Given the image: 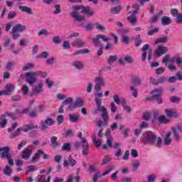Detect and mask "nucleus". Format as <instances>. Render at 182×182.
Segmentation results:
<instances>
[{"mask_svg":"<svg viewBox=\"0 0 182 182\" xmlns=\"http://www.w3.org/2000/svg\"><path fill=\"white\" fill-rule=\"evenodd\" d=\"M73 11L70 14V16L73 18L74 22H82L85 21V16L80 14H85L88 16H93L95 11L90 9V6L85 7L82 5L73 6Z\"/></svg>","mask_w":182,"mask_h":182,"instance_id":"1","label":"nucleus"},{"mask_svg":"<svg viewBox=\"0 0 182 182\" xmlns=\"http://www.w3.org/2000/svg\"><path fill=\"white\" fill-rule=\"evenodd\" d=\"M36 76H41V77H46V73L42 71L29 72L26 74H21L18 77V84L22 85V80L26 77V82L32 86L36 82Z\"/></svg>","mask_w":182,"mask_h":182,"instance_id":"2","label":"nucleus"},{"mask_svg":"<svg viewBox=\"0 0 182 182\" xmlns=\"http://www.w3.org/2000/svg\"><path fill=\"white\" fill-rule=\"evenodd\" d=\"M143 136L144 139H141V140L144 144H151L152 146L156 144V147H158V149L161 147V144H163V139L161 137H159L157 139V135H156L153 132H145Z\"/></svg>","mask_w":182,"mask_h":182,"instance_id":"3","label":"nucleus"},{"mask_svg":"<svg viewBox=\"0 0 182 182\" xmlns=\"http://www.w3.org/2000/svg\"><path fill=\"white\" fill-rule=\"evenodd\" d=\"M100 39H102L103 42H109V41H110V38L106 36L105 34H98L95 38H92L95 46L100 48L97 51V56H102V55H103V44H102Z\"/></svg>","mask_w":182,"mask_h":182,"instance_id":"4","label":"nucleus"},{"mask_svg":"<svg viewBox=\"0 0 182 182\" xmlns=\"http://www.w3.org/2000/svg\"><path fill=\"white\" fill-rule=\"evenodd\" d=\"M36 129H38L37 125H35L33 124H26L23 128H18L16 129V131L14 133L11 134L10 139H14L16 137V136H19L21 132H24V133H27V132H29V130H35Z\"/></svg>","mask_w":182,"mask_h":182,"instance_id":"5","label":"nucleus"},{"mask_svg":"<svg viewBox=\"0 0 182 182\" xmlns=\"http://www.w3.org/2000/svg\"><path fill=\"white\" fill-rule=\"evenodd\" d=\"M23 31H26V27L21 23L16 24L15 26L11 29V35L12 38L14 41H16L21 34L19 32H23Z\"/></svg>","mask_w":182,"mask_h":182,"instance_id":"6","label":"nucleus"},{"mask_svg":"<svg viewBox=\"0 0 182 182\" xmlns=\"http://www.w3.org/2000/svg\"><path fill=\"white\" fill-rule=\"evenodd\" d=\"M152 98H146V100H157L159 105H161V95H163V88L159 87L151 91Z\"/></svg>","mask_w":182,"mask_h":182,"instance_id":"7","label":"nucleus"},{"mask_svg":"<svg viewBox=\"0 0 182 182\" xmlns=\"http://www.w3.org/2000/svg\"><path fill=\"white\" fill-rule=\"evenodd\" d=\"M95 87L96 92H100L102 90V87H105L106 85V82H105V78L102 76L96 77L95 79Z\"/></svg>","mask_w":182,"mask_h":182,"instance_id":"8","label":"nucleus"},{"mask_svg":"<svg viewBox=\"0 0 182 182\" xmlns=\"http://www.w3.org/2000/svg\"><path fill=\"white\" fill-rule=\"evenodd\" d=\"M97 109H98L99 112H102L101 117L103 120V122L105 124H107L110 119V115H109V112H107V109H106L105 106L99 107Z\"/></svg>","mask_w":182,"mask_h":182,"instance_id":"9","label":"nucleus"},{"mask_svg":"<svg viewBox=\"0 0 182 182\" xmlns=\"http://www.w3.org/2000/svg\"><path fill=\"white\" fill-rule=\"evenodd\" d=\"M107 137V144L102 145L103 150H107L108 147H112L113 141H112V135H110V129H107L105 132Z\"/></svg>","mask_w":182,"mask_h":182,"instance_id":"10","label":"nucleus"},{"mask_svg":"<svg viewBox=\"0 0 182 182\" xmlns=\"http://www.w3.org/2000/svg\"><path fill=\"white\" fill-rule=\"evenodd\" d=\"M9 146H4L1 147V157L3 160H9V159L12 158V155L9 153Z\"/></svg>","mask_w":182,"mask_h":182,"instance_id":"11","label":"nucleus"},{"mask_svg":"<svg viewBox=\"0 0 182 182\" xmlns=\"http://www.w3.org/2000/svg\"><path fill=\"white\" fill-rule=\"evenodd\" d=\"M120 35L122 36V42L125 45H129L130 42V38L127 36V33H129V30L122 29L119 31Z\"/></svg>","mask_w":182,"mask_h":182,"instance_id":"12","label":"nucleus"},{"mask_svg":"<svg viewBox=\"0 0 182 182\" xmlns=\"http://www.w3.org/2000/svg\"><path fill=\"white\" fill-rule=\"evenodd\" d=\"M84 102L82 100V98H77L76 101L73 105H70L67 107V110H73V109H76L77 107H82L83 106Z\"/></svg>","mask_w":182,"mask_h":182,"instance_id":"13","label":"nucleus"},{"mask_svg":"<svg viewBox=\"0 0 182 182\" xmlns=\"http://www.w3.org/2000/svg\"><path fill=\"white\" fill-rule=\"evenodd\" d=\"M55 121L52 118H47L44 122H41V130H46L48 126H53Z\"/></svg>","mask_w":182,"mask_h":182,"instance_id":"14","label":"nucleus"},{"mask_svg":"<svg viewBox=\"0 0 182 182\" xmlns=\"http://www.w3.org/2000/svg\"><path fill=\"white\" fill-rule=\"evenodd\" d=\"M41 156H43V159H44V160H48V159H49V156H48V154H45L43 151L38 149L35 156L33 158L32 161H38Z\"/></svg>","mask_w":182,"mask_h":182,"instance_id":"15","label":"nucleus"},{"mask_svg":"<svg viewBox=\"0 0 182 182\" xmlns=\"http://www.w3.org/2000/svg\"><path fill=\"white\" fill-rule=\"evenodd\" d=\"M94 96L95 97V102L97 105V108L103 107L102 105V97H103V92L98 91V92H97V93L94 94Z\"/></svg>","mask_w":182,"mask_h":182,"instance_id":"16","label":"nucleus"},{"mask_svg":"<svg viewBox=\"0 0 182 182\" xmlns=\"http://www.w3.org/2000/svg\"><path fill=\"white\" fill-rule=\"evenodd\" d=\"M167 52H168V48L164 46H158L156 53L158 58H160L161 55H166Z\"/></svg>","mask_w":182,"mask_h":182,"instance_id":"17","label":"nucleus"},{"mask_svg":"<svg viewBox=\"0 0 182 182\" xmlns=\"http://www.w3.org/2000/svg\"><path fill=\"white\" fill-rule=\"evenodd\" d=\"M122 144L119 142H115L113 146H112V149L115 150V156L116 157H120L123 154L122 153Z\"/></svg>","mask_w":182,"mask_h":182,"instance_id":"18","label":"nucleus"},{"mask_svg":"<svg viewBox=\"0 0 182 182\" xmlns=\"http://www.w3.org/2000/svg\"><path fill=\"white\" fill-rule=\"evenodd\" d=\"M165 114L167 117H178V113L174 109H166Z\"/></svg>","mask_w":182,"mask_h":182,"instance_id":"19","label":"nucleus"},{"mask_svg":"<svg viewBox=\"0 0 182 182\" xmlns=\"http://www.w3.org/2000/svg\"><path fill=\"white\" fill-rule=\"evenodd\" d=\"M119 65H124V63H133L134 62V60L133 58L129 55H125V57L123 58H119Z\"/></svg>","mask_w":182,"mask_h":182,"instance_id":"20","label":"nucleus"},{"mask_svg":"<svg viewBox=\"0 0 182 182\" xmlns=\"http://www.w3.org/2000/svg\"><path fill=\"white\" fill-rule=\"evenodd\" d=\"M71 45L75 48H84V46L86 45V43L80 38H77L72 42Z\"/></svg>","mask_w":182,"mask_h":182,"instance_id":"21","label":"nucleus"},{"mask_svg":"<svg viewBox=\"0 0 182 182\" xmlns=\"http://www.w3.org/2000/svg\"><path fill=\"white\" fill-rule=\"evenodd\" d=\"M76 161L72 158V155H69L68 156V161H64L63 166L68 167V166H70L71 167H75L76 166Z\"/></svg>","mask_w":182,"mask_h":182,"instance_id":"22","label":"nucleus"},{"mask_svg":"<svg viewBox=\"0 0 182 182\" xmlns=\"http://www.w3.org/2000/svg\"><path fill=\"white\" fill-rule=\"evenodd\" d=\"M31 156H32V151L29 149H25L21 152V159L23 160H29Z\"/></svg>","mask_w":182,"mask_h":182,"instance_id":"23","label":"nucleus"},{"mask_svg":"<svg viewBox=\"0 0 182 182\" xmlns=\"http://www.w3.org/2000/svg\"><path fill=\"white\" fill-rule=\"evenodd\" d=\"M82 153L83 156H87L89 154V143H87V140L83 139V144H82Z\"/></svg>","mask_w":182,"mask_h":182,"instance_id":"24","label":"nucleus"},{"mask_svg":"<svg viewBox=\"0 0 182 182\" xmlns=\"http://www.w3.org/2000/svg\"><path fill=\"white\" fill-rule=\"evenodd\" d=\"M42 87H43V84L41 82L38 86L35 87V89L33 90V95H38L43 92V89H42Z\"/></svg>","mask_w":182,"mask_h":182,"instance_id":"25","label":"nucleus"},{"mask_svg":"<svg viewBox=\"0 0 182 182\" xmlns=\"http://www.w3.org/2000/svg\"><path fill=\"white\" fill-rule=\"evenodd\" d=\"M51 145L50 146L53 149H59L60 144L58 143V137L57 136H52L50 138Z\"/></svg>","mask_w":182,"mask_h":182,"instance_id":"26","label":"nucleus"},{"mask_svg":"<svg viewBox=\"0 0 182 182\" xmlns=\"http://www.w3.org/2000/svg\"><path fill=\"white\" fill-rule=\"evenodd\" d=\"M149 48H150V45L145 44L143 48H141L142 50V56H141V60L144 62L146 60V58H147V53L146 50H149Z\"/></svg>","mask_w":182,"mask_h":182,"instance_id":"27","label":"nucleus"},{"mask_svg":"<svg viewBox=\"0 0 182 182\" xmlns=\"http://www.w3.org/2000/svg\"><path fill=\"white\" fill-rule=\"evenodd\" d=\"M4 88L6 93L9 95V93H12V92L15 90V85H14V84L9 83L5 85Z\"/></svg>","mask_w":182,"mask_h":182,"instance_id":"28","label":"nucleus"},{"mask_svg":"<svg viewBox=\"0 0 182 182\" xmlns=\"http://www.w3.org/2000/svg\"><path fill=\"white\" fill-rule=\"evenodd\" d=\"M129 16L127 17V20L129 22V23H132V25H136L137 23V16L136 14H128Z\"/></svg>","mask_w":182,"mask_h":182,"instance_id":"29","label":"nucleus"},{"mask_svg":"<svg viewBox=\"0 0 182 182\" xmlns=\"http://www.w3.org/2000/svg\"><path fill=\"white\" fill-rule=\"evenodd\" d=\"M69 120L72 123H76V122H79V114L78 113L70 114Z\"/></svg>","mask_w":182,"mask_h":182,"instance_id":"30","label":"nucleus"},{"mask_svg":"<svg viewBox=\"0 0 182 182\" xmlns=\"http://www.w3.org/2000/svg\"><path fill=\"white\" fill-rule=\"evenodd\" d=\"M171 132H169L166 134L165 138L164 139V143L165 146H170V144H171Z\"/></svg>","mask_w":182,"mask_h":182,"instance_id":"31","label":"nucleus"},{"mask_svg":"<svg viewBox=\"0 0 182 182\" xmlns=\"http://www.w3.org/2000/svg\"><path fill=\"white\" fill-rule=\"evenodd\" d=\"M161 24L163 26H166L167 25H170L171 23V18L167 16H164L162 17L161 20Z\"/></svg>","mask_w":182,"mask_h":182,"instance_id":"32","label":"nucleus"},{"mask_svg":"<svg viewBox=\"0 0 182 182\" xmlns=\"http://www.w3.org/2000/svg\"><path fill=\"white\" fill-rule=\"evenodd\" d=\"M159 31H160V28L159 27H156L155 28H153V24H151V30H149L147 32V35L149 36H153L154 33H159Z\"/></svg>","mask_w":182,"mask_h":182,"instance_id":"33","label":"nucleus"},{"mask_svg":"<svg viewBox=\"0 0 182 182\" xmlns=\"http://www.w3.org/2000/svg\"><path fill=\"white\" fill-rule=\"evenodd\" d=\"M119 59L117 55H109V58L107 59V63L108 65H113L116 60Z\"/></svg>","mask_w":182,"mask_h":182,"instance_id":"34","label":"nucleus"},{"mask_svg":"<svg viewBox=\"0 0 182 182\" xmlns=\"http://www.w3.org/2000/svg\"><path fill=\"white\" fill-rule=\"evenodd\" d=\"M158 121L163 124H168V123H170V120L166 117V115H161L159 117Z\"/></svg>","mask_w":182,"mask_h":182,"instance_id":"35","label":"nucleus"},{"mask_svg":"<svg viewBox=\"0 0 182 182\" xmlns=\"http://www.w3.org/2000/svg\"><path fill=\"white\" fill-rule=\"evenodd\" d=\"M129 90L132 92L133 97H137L139 96V90L134 85H130Z\"/></svg>","mask_w":182,"mask_h":182,"instance_id":"36","label":"nucleus"},{"mask_svg":"<svg viewBox=\"0 0 182 182\" xmlns=\"http://www.w3.org/2000/svg\"><path fill=\"white\" fill-rule=\"evenodd\" d=\"M120 11H122V6H117L111 9V14L117 15V14H120Z\"/></svg>","mask_w":182,"mask_h":182,"instance_id":"37","label":"nucleus"},{"mask_svg":"<svg viewBox=\"0 0 182 182\" xmlns=\"http://www.w3.org/2000/svg\"><path fill=\"white\" fill-rule=\"evenodd\" d=\"M18 8L21 12H26V14H29V15L32 14V9L26 6H20Z\"/></svg>","mask_w":182,"mask_h":182,"instance_id":"38","label":"nucleus"},{"mask_svg":"<svg viewBox=\"0 0 182 182\" xmlns=\"http://www.w3.org/2000/svg\"><path fill=\"white\" fill-rule=\"evenodd\" d=\"M3 173H4V174H5V176H11V174H12V173H13L12 168H11V166L6 165L5 168L3 170Z\"/></svg>","mask_w":182,"mask_h":182,"instance_id":"39","label":"nucleus"},{"mask_svg":"<svg viewBox=\"0 0 182 182\" xmlns=\"http://www.w3.org/2000/svg\"><path fill=\"white\" fill-rule=\"evenodd\" d=\"M0 127L4 129L6 126V123H8V119L5 118V115L0 116Z\"/></svg>","mask_w":182,"mask_h":182,"instance_id":"40","label":"nucleus"},{"mask_svg":"<svg viewBox=\"0 0 182 182\" xmlns=\"http://www.w3.org/2000/svg\"><path fill=\"white\" fill-rule=\"evenodd\" d=\"M139 9H140V6L139 4H134L132 7V12L129 11L128 15H130V14H132L133 15H137Z\"/></svg>","mask_w":182,"mask_h":182,"instance_id":"41","label":"nucleus"},{"mask_svg":"<svg viewBox=\"0 0 182 182\" xmlns=\"http://www.w3.org/2000/svg\"><path fill=\"white\" fill-rule=\"evenodd\" d=\"M166 42H168V38L167 36H164L158 38L157 41H155V45H157V43H166Z\"/></svg>","mask_w":182,"mask_h":182,"instance_id":"42","label":"nucleus"},{"mask_svg":"<svg viewBox=\"0 0 182 182\" xmlns=\"http://www.w3.org/2000/svg\"><path fill=\"white\" fill-rule=\"evenodd\" d=\"M132 80L134 85H136V86L141 85V78H140V77L136 76L133 77Z\"/></svg>","mask_w":182,"mask_h":182,"instance_id":"43","label":"nucleus"},{"mask_svg":"<svg viewBox=\"0 0 182 182\" xmlns=\"http://www.w3.org/2000/svg\"><path fill=\"white\" fill-rule=\"evenodd\" d=\"M168 62H176V59L173 58H170L169 55H166L165 58L162 60V63H168Z\"/></svg>","mask_w":182,"mask_h":182,"instance_id":"44","label":"nucleus"},{"mask_svg":"<svg viewBox=\"0 0 182 182\" xmlns=\"http://www.w3.org/2000/svg\"><path fill=\"white\" fill-rule=\"evenodd\" d=\"M67 105H69L68 106H70V105H73V98L68 97L63 102V106H67Z\"/></svg>","mask_w":182,"mask_h":182,"instance_id":"45","label":"nucleus"},{"mask_svg":"<svg viewBox=\"0 0 182 182\" xmlns=\"http://www.w3.org/2000/svg\"><path fill=\"white\" fill-rule=\"evenodd\" d=\"M122 107H124V110H126V112H127L128 113H130L132 112V109L130 108V107L127 106L126 105V100H122Z\"/></svg>","mask_w":182,"mask_h":182,"instance_id":"46","label":"nucleus"},{"mask_svg":"<svg viewBox=\"0 0 182 182\" xmlns=\"http://www.w3.org/2000/svg\"><path fill=\"white\" fill-rule=\"evenodd\" d=\"M73 65L75 68H77V69H83L84 65L82 61H74Z\"/></svg>","mask_w":182,"mask_h":182,"instance_id":"47","label":"nucleus"},{"mask_svg":"<svg viewBox=\"0 0 182 182\" xmlns=\"http://www.w3.org/2000/svg\"><path fill=\"white\" fill-rule=\"evenodd\" d=\"M113 97H114V102L117 105H122V100H124V98H121L120 99V97H119V95H114Z\"/></svg>","mask_w":182,"mask_h":182,"instance_id":"48","label":"nucleus"},{"mask_svg":"<svg viewBox=\"0 0 182 182\" xmlns=\"http://www.w3.org/2000/svg\"><path fill=\"white\" fill-rule=\"evenodd\" d=\"M21 90L23 92V95H24V96H26V95H28V93H29V87H28V85L24 84V85H23V86L21 87Z\"/></svg>","mask_w":182,"mask_h":182,"instance_id":"49","label":"nucleus"},{"mask_svg":"<svg viewBox=\"0 0 182 182\" xmlns=\"http://www.w3.org/2000/svg\"><path fill=\"white\" fill-rule=\"evenodd\" d=\"M133 166V171H137V168L140 166V161L139 160L134 161V163L132 164Z\"/></svg>","mask_w":182,"mask_h":182,"instance_id":"50","label":"nucleus"},{"mask_svg":"<svg viewBox=\"0 0 182 182\" xmlns=\"http://www.w3.org/2000/svg\"><path fill=\"white\" fill-rule=\"evenodd\" d=\"M35 68V64L33 63H28L24 67H23V72H26V70H29V69H32Z\"/></svg>","mask_w":182,"mask_h":182,"instance_id":"51","label":"nucleus"},{"mask_svg":"<svg viewBox=\"0 0 182 182\" xmlns=\"http://www.w3.org/2000/svg\"><path fill=\"white\" fill-rule=\"evenodd\" d=\"M172 133L175 137L176 141H180V137L178 136V132H177V129H176V128H172Z\"/></svg>","mask_w":182,"mask_h":182,"instance_id":"52","label":"nucleus"},{"mask_svg":"<svg viewBox=\"0 0 182 182\" xmlns=\"http://www.w3.org/2000/svg\"><path fill=\"white\" fill-rule=\"evenodd\" d=\"M49 56V53H48V52L44 51L43 53H41V54H39L37 58H41V59H46V58H48Z\"/></svg>","mask_w":182,"mask_h":182,"instance_id":"53","label":"nucleus"},{"mask_svg":"<svg viewBox=\"0 0 182 182\" xmlns=\"http://www.w3.org/2000/svg\"><path fill=\"white\" fill-rule=\"evenodd\" d=\"M173 59H175V61L176 62V65H178L179 68H182V58L178 56H176L173 58Z\"/></svg>","mask_w":182,"mask_h":182,"instance_id":"54","label":"nucleus"},{"mask_svg":"<svg viewBox=\"0 0 182 182\" xmlns=\"http://www.w3.org/2000/svg\"><path fill=\"white\" fill-rule=\"evenodd\" d=\"M96 28L98 31H101V32H105V31H106V26H105L104 25H102L100 23H97L96 24Z\"/></svg>","mask_w":182,"mask_h":182,"instance_id":"55","label":"nucleus"},{"mask_svg":"<svg viewBox=\"0 0 182 182\" xmlns=\"http://www.w3.org/2000/svg\"><path fill=\"white\" fill-rule=\"evenodd\" d=\"M110 107L112 113H116V111L117 110V106H116L114 102H111Z\"/></svg>","mask_w":182,"mask_h":182,"instance_id":"56","label":"nucleus"},{"mask_svg":"<svg viewBox=\"0 0 182 182\" xmlns=\"http://www.w3.org/2000/svg\"><path fill=\"white\" fill-rule=\"evenodd\" d=\"M42 35H44L45 36H48L49 35V33L48 32V30L46 29H42L38 33V36H42Z\"/></svg>","mask_w":182,"mask_h":182,"instance_id":"57","label":"nucleus"},{"mask_svg":"<svg viewBox=\"0 0 182 182\" xmlns=\"http://www.w3.org/2000/svg\"><path fill=\"white\" fill-rule=\"evenodd\" d=\"M53 42L55 45H59L60 43V37L59 36H55L53 38Z\"/></svg>","mask_w":182,"mask_h":182,"instance_id":"58","label":"nucleus"},{"mask_svg":"<svg viewBox=\"0 0 182 182\" xmlns=\"http://www.w3.org/2000/svg\"><path fill=\"white\" fill-rule=\"evenodd\" d=\"M55 11H53V14L55 15H58V14H60L62 12V10L60 9V5L57 4L55 6Z\"/></svg>","mask_w":182,"mask_h":182,"instance_id":"59","label":"nucleus"},{"mask_svg":"<svg viewBox=\"0 0 182 182\" xmlns=\"http://www.w3.org/2000/svg\"><path fill=\"white\" fill-rule=\"evenodd\" d=\"M64 120H65V117H63V115H58L57 117L58 124H62V123H63Z\"/></svg>","mask_w":182,"mask_h":182,"instance_id":"60","label":"nucleus"},{"mask_svg":"<svg viewBox=\"0 0 182 182\" xmlns=\"http://www.w3.org/2000/svg\"><path fill=\"white\" fill-rule=\"evenodd\" d=\"M63 150H65L66 151H70V143L63 144Z\"/></svg>","mask_w":182,"mask_h":182,"instance_id":"61","label":"nucleus"},{"mask_svg":"<svg viewBox=\"0 0 182 182\" xmlns=\"http://www.w3.org/2000/svg\"><path fill=\"white\" fill-rule=\"evenodd\" d=\"M166 80H167V77L162 76L158 79L157 83H158V85L163 84V83H164V82H166Z\"/></svg>","mask_w":182,"mask_h":182,"instance_id":"62","label":"nucleus"},{"mask_svg":"<svg viewBox=\"0 0 182 182\" xmlns=\"http://www.w3.org/2000/svg\"><path fill=\"white\" fill-rule=\"evenodd\" d=\"M38 182H46V176L45 175H39Z\"/></svg>","mask_w":182,"mask_h":182,"instance_id":"63","label":"nucleus"},{"mask_svg":"<svg viewBox=\"0 0 182 182\" xmlns=\"http://www.w3.org/2000/svg\"><path fill=\"white\" fill-rule=\"evenodd\" d=\"M148 178V182H154L156 180V176L155 175H149L147 177Z\"/></svg>","mask_w":182,"mask_h":182,"instance_id":"64","label":"nucleus"}]
</instances>
